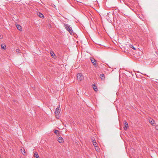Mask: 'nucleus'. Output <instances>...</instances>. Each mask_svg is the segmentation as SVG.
Instances as JSON below:
<instances>
[{
    "instance_id": "obj_1",
    "label": "nucleus",
    "mask_w": 158,
    "mask_h": 158,
    "mask_svg": "<svg viewBox=\"0 0 158 158\" xmlns=\"http://www.w3.org/2000/svg\"><path fill=\"white\" fill-rule=\"evenodd\" d=\"M64 26L66 30L68 31L71 34H72V33H73V31L70 25L68 24L64 23Z\"/></svg>"
},
{
    "instance_id": "obj_2",
    "label": "nucleus",
    "mask_w": 158,
    "mask_h": 158,
    "mask_svg": "<svg viewBox=\"0 0 158 158\" xmlns=\"http://www.w3.org/2000/svg\"><path fill=\"white\" fill-rule=\"evenodd\" d=\"M77 77L78 80L79 81L82 80L84 78L83 76L81 73L77 74Z\"/></svg>"
},
{
    "instance_id": "obj_3",
    "label": "nucleus",
    "mask_w": 158,
    "mask_h": 158,
    "mask_svg": "<svg viewBox=\"0 0 158 158\" xmlns=\"http://www.w3.org/2000/svg\"><path fill=\"white\" fill-rule=\"evenodd\" d=\"M60 112V110L59 109V108H57L56 109V110L55 111V115H56V117H57V116H58V114H59Z\"/></svg>"
},
{
    "instance_id": "obj_4",
    "label": "nucleus",
    "mask_w": 158,
    "mask_h": 158,
    "mask_svg": "<svg viewBox=\"0 0 158 158\" xmlns=\"http://www.w3.org/2000/svg\"><path fill=\"white\" fill-rule=\"evenodd\" d=\"M148 120L150 123H151L152 126H154L155 125V121L152 119L150 118Z\"/></svg>"
},
{
    "instance_id": "obj_5",
    "label": "nucleus",
    "mask_w": 158,
    "mask_h": 158,
    "mask_svg": "<svg viewBox=\"0 0 158 158\" xmlns=\"http://www.w3.org/2000/svg\"><path fill=\"white\" fill-rule=\"evenodd\" d=\"M91 61L92 63L95 66H96L97 64V62L94 59H91Z\"/></svg>"
},
{
    "instance_id": "obj_6",
    "label": "nucleus",
    "mask_w": 158,
    "mask_h": 158,
    "mask_svg": "<svg viewBox=\"0 0 158 158\" xmlns=\"http://www.w3.org/2000/svg\"><path fill=\"white\" fill-rule=\"evenodd\" d=\"M124 124L125 125L124 129L125 130H126L127 129V128L128 127V125L127 122L126 121L124 122Z\"/></svg>"
},
{
    "instance_id": "obj_7",
    "label": "nucleus",
    "mask_w": 158,
    "mask_h": 158,
    "mask_svg": "<svg viewBox=\"0 0 158 158\" xmlns=\"http://www.w3.org/2000/svg\"><path fill=\"white\" fill-rule=\"evenodd\" d=\"M58 141L60 143H62L63 142L64 140L61 137H59L58 138Z\"/></svg>"
},
{
    "instance_id": "obj_8",
    "label": "nucleus",
    "mask_w": 158,
    "mask_h": 158,
    "mask_svg": "<svg viewBox=\"0 0 158 158\" xmlns=\"http://www.w3.org/2000/svg\"><path fill=\"white\" fill-rule=\"evenodd\" d=\"M16 27L17 29L19 31H22V27H21L19 25H16Z\"/></svg>"
},
{
    "instance_id": "obj_9",
    "label": "nucleus",
    "mask_w": 158,
    "mask_h": 158,
    "mask_svg": "<svg viewBox=\"0 0 158 158\" xmlns=\"http://www.w3.org/2000/svg\"><path fill=\"white\" fill-rule=\"evenodd\" d=\"M37 15L41 18H43L44 17L43 14L40 12L38 13Z\"/></svg>"
},
{
    "instance_id": "obj_10",
    "label": "nucleus",
    "mask_w": 158,
    "mask_h": 158,
    "mask_svg": "<svg viewBox=\"0 0 158 158\" xmlns=\"http://www.w3.org/2000/svg\"><path fill=\"white\" fill-rule=\"evenodd\" d=\"M93 87L94 90L96 91H97L98 90V89L97 88V86L95 85H93Z\"/></svg>"
},
{
    "instance_id": "obj_11",
    "label": "nucleus",
    "mask_w": 158,
    "mask_h": 158,
    "mask_svg": "<svg viewBox=\"0 0 158 158\" xmlns=\"http://www.w3.org/2000/svg\"><path fill=\"white\" fill-rule=\"evenodd\" d=\"M21 153L24 155H25V151L24 148H22L21 149Z\"/></svg>"
},
{
    "instance_id": "obj_12",
    "label": "nucleus",
    "mask_w": 158,
    "mask_h": 158,
    "mask_svg": "<svg viewBox=\"0 0 158 158\" xmlns=\"http://www.w3.org/2000/svg\"><path fill=\"white\" fill-rule=\"evenodd\" d=\"M34 157L35 158H39L38 153L36 152L34 153Z\"/></svg>"
},
{
    "instance_id": "obj_13",
    "label": "nucleus",
    "mask_w": 158,
    "mask_h": 158,
    "mask_svg": "<svg viewBox=\"0 0 158 158\" xmlns=\"http://www.w3.org/2000/svg\"><path fill=\"white\" fill-rule=\"evenodd\" d=\"M100 77L102 79L104 80V75L103 74H100Z\"/></svg>"
},
{
    "instance_id": "obj_14",
    "label": "nucleus",
    "mask_w": 158,
    "mask_h": 158,
    "mask_svg": "<svg viewBox=\"0 0 158 158\" xmlns=\"http://www.w3.org/2000/svg\"><path fill=\"white\" fill-rule=\"evenodd\" d=\"M93 144L94 146L95 147H97V143L95 141L94 142H93Z\"/></svg>"
},
{
    "instance_id": "obj_15",
    "label": "nucleus",
    "mask_w": 158,
    "mask_h": 158,
    "mask_svg": "<svg viewBox=\"0 0 158 158\" xmlns=\"http://www.w3.org/2000/svg\"><path fill=\"white\" fill-rule=\"evenodd\" d=\"M130 47L131 48H132L134 50H136V49L132 45H130Z\"/></svg>"
},
{
    "instance_id": "obj_16",
    "label": "nucleus",
    "mask_w": 158,
    "mask_h": 158,
    "mask_svg": "<svg viewBox=\"0 0 158 158\" xmlns=\"http://www.w3.org/2000/svg\"><path fill=\"white\" fill-rule=\"evenodd\" d=\"M50 54L51 55V56L53 57H54V56H55V54L52 52H50Z\"/></svg>"
},
{
    "instance_id": "obj_17",
    "label": "nucleus",
    "mask_w": 158,
    "mask_h": 158,
    "mask_svg": "<svg viewBox=\"0 0 158 158\" xmlns=\"http://www.w3.org/2000/svg\"><path fill=\"white\" fill-rule=\"evenodd\" d=\"M6 45H3L2 44H1V47L2 48V49H4V48L6 47Z\"/></svg>"
},
{
    "instance_id": "obj_18",
    "label": "nucleus",
    "mask_w": 158,
    "mask_h": 158,
    "mask_svg": "<svg viewBox=\"0 0 158 158\" xmlns=\"http://www.w3.org/2000/svg\"><path fill=\"white\" fill-rule=\"evenodd\" d=\"M59 131L57 130H55L54 133L55 134L57 135Z\"/></svg>"
},
{
    "instance_id": "obj_19",
    "label": "nucleus",
    "mask_w": 158,
    "mask_h": 158,
    "mask_svg": "<svg viewBox=\"0 0 158 158\" xmlns=\"http://www.w3.org/2000/svg\"><path fill=\"white\" fill-rule=\"evenodd\" d=\"M97 148H95V149L96 150V151H98L99 150V148L98 147H96Z\"/></svg>"
},
{
    "instance_id": "obj_20",
    "label": "nucleus",
    "mask_w": 158,
    "mask_h": 158,
    "mask_svg": "<svg viewBox=\"0 0 158 158\" xmlns=\"http://www.w3.org/2000/svg\"><path fill=\"white\" fill-rule=\"evenodd\" d=\"M94 138H92V141L93 142H94Z\"/></svg>"
},
{
    "instance_id": "obj_21",
    "label": "nucleus",
    "mask_w": 158,
    "mask_h": 158,
    "mask_svg": "<svg viewBox=\"0 0 158 158\" xmlns=\"http://www.w3.org/2000/svg\"><path fill=\"white\" fill-rule=\"evenodd\" d=\"M2 36L0 35V39H2Z\"/></svg>"
},
{
    "instance_id": "obj_22",
    "label": "nucleus",
    "mask_w": 158,
    "mask_h": 158,
    "mask_svg": "<svg viewBox=\"0 0 158 158\" xmlns=\"http://www.w3.org/2000/svg\"><path fill=\"white\" fill-rule=\"evenodd\" d=\"M19 49H17V50H16V52H19Z\"/></svg>"
},
{
    "instance_id": "obj_23",
    "label": "nucleus",
    "mask_w": 158,
    "mask_h": 158,
    "mask_svg": "<svg viewBox=\"0 0 158 158\" xmlns=\"http://www.w3.org/2000/svg\"><path fill=\"white\" fill-rule=\"evenodd\" d=\"M155 127H156V129L158 130V126H156Z\"/></svg>"
}]
</instances>
